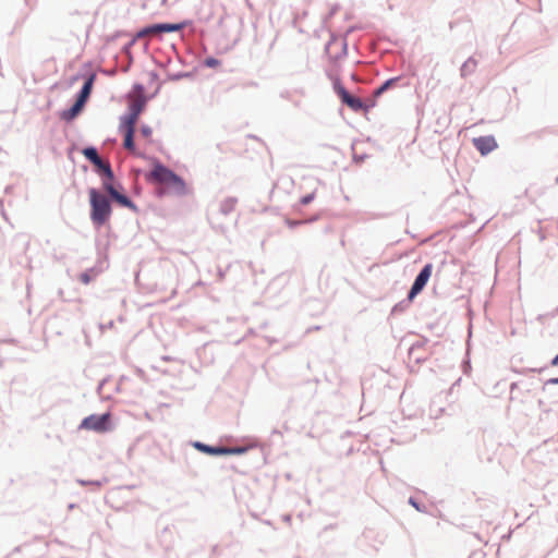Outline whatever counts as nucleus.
<instances>
[{"label":"nucleus","instance_id":"20e7f679","mask_svg":"<svg viewBox=\"0 0 558 558\" xmlns=\"http://www.w3.org/2000/svg\"><path fill=\"white\" fill-rule=\"evenodd\" d=\"M140 116L141 114H138V113L129 111L128 114L121 117V119H120L119 129L124 134L123 146L129 151L135 150L133 137H134V132H135V125L138 121Z\"/></svg>","mask_w":558,"mask_h":558},{"label":"nucleus","instance_id":"f3484780","mask_svg":"<svg viewBox=\"0 0 558 558\" xmlns=\"http://www.w3.org/2000/svg\"><path fill=\"white\" fill-rule=\"evenodd\" d=\"M140 133L146 140H150L151 135H153V130L148 125H142L141 129H140Z\"/></svg>","mask_w":558,"mask_h":558},{"label":"nucleus","instance_id":"f03ea898","mask_svg":"<svg viewBox=\"0 0 558 558\" xmlns=\"http://www.w3.org/2000/svg\"><path fill=\"white\" fill-rule=\"evenodd\" d=\"M89 203H90V219L97 226L105 225L111 216L110 202L96 189L88 191Z\"/></svg>","mask_w":558,"mask_h":558},{"label":"nucleus","instance_id":"4be33fe9","mask_svg":"<svg viewBox=\"0 0 558 558\" xmlns=\"http://www.w3.org/2000/svg\"><path fill=\"white\" fill-rule=\"evenodd\" d=\"M287 223H288V226H289V227H291V228H292V227L296 226L299 222H296V221H291V220H287Z\"/></svg>","mask_w":558,"mask_h":558},{"label":"nucleus","instance_id":"f8f14e48","mask_svg":"<svg viewBox=\"0 0 558 558\" xmlns=\"http://www.w3.org/2000/svg\"><path fill=\"white\" fill-rule=\"evenodd\" d=\"M166 189L173 194L177 195H184L187 193V187L185 182L179 177L174 175L173 180L169 182V184L166 186Z\"/></svg>","mask_w":558,"mask_h":558},{"label":"nucleus","instance_id":"b1692460","mask_svg":"<svg viewBox=\"0 0 558 558\" xmlns=\"http://www.w3.org/2000/svg\"><path fill=\"white\" fill-rule=\"evenodd\" d=\"M82 280H83V282H85V283H87V282L89 281V279H88L87 275H83V276H82Z\"/></svg>","mask_w":558,"mask_h":558},{"label":"nucleus","instance_id":"a211bd4d","mask_svg":"<svg viewBox=\"0 0 558 558\" xmlns=\"http://www.w3.org/2000/svg\"><path fill=\"white\" fill-rule=\"evenodd\" d=\"M204 64L208 68H218L221 62L216 58L209 57L205 59Z\"/></svg>","mask_w":558,"mask_h":558},{"label":"nucleus","instance_id":"39448f33","mask_svg":"<svg viewBox=\"0 0 558 558\" xmlns=\"http://www.w3.org/2000/svg\"><path fill=\"white\" fill-rule=\"evenodd\" d=\"M80 428L105 433L110 429V413L89 415L82 421Z\"/></svg>","mask_w":558,"mask_h":558},{"label":"nucleus","instance_id":"6ab92c4d","mask_svg":"<svg viewBox=\"0 0 558 558\" xmlns=\"http://www.w3.org/2000/svg\"><path fill=\"white\" fill-rule=\"evenodd\" d=\"M314 197H315L314 193L305 195V196H303L301 198V204L302 205H307V204H310L314 199Z\"/></svg>","mask_w":558,"mask_h":558},{"label":"nucleus","instance_id":"1a4fd4ad","mask_svg":"<svg viewBox=\"0 0 558 558\" xmlns=\"http://www.w3.org/2000/svg\"><path fill=\"white\" fill-rule=\"evenodd\" d=\"M145 90L142 85H135L133 93L130 95L129 111L141 114L146 106Z\"/></svg>","mask_w":558,"mask_h":558},{"label":"nucleus","instance_id":"423d86ee","mask_svg":"<svg viewBox=\"0 0 558 558\" xmlns=\"http://www.w3.org/2000/svg\"><path fill=\"white\" fill-rule=\"evenodd\" d=\"M175 173L162 166L161 163H156L154 169L145 175L146 180L151 183H158L167 186L171 180H173Z\"/></svg>","mask_w":558,"mask_h":558},{"label":"nucleus","instance_id":"ddd939ff","mask_svg":"<svg viewBox=\"0 0 558 558\" xmlns=\"http://www.w3.org/2000/svg\"><path fill=\"white\" fill-rule=\"evenodd\" d=\"M195 447L205 452V453H208V454H231V451L232 450H229L228 448L226 447H210L208 445H205V444H201V442H196L195 444Z\"/></svg>","mask_w":558,"mask_h":558},{"label":"nucleus","instance_id":"a878e982","mask_svg":"<svg viewBox=\"0 0 558 558\" xmlns=\"http://www.w3.org/2000/svg\"><path fill=\"white\" fill-rule=\"evenodd\" d=\"M410 502L412 504V506H414L415 508H417V506L415 505V502L411 499Z\"/></svg>","mask_w":558,"mask_h":558},{"label":"nucleus","instance_id":"0eeeda50","mask_svg":"<svg viewBox=\"0 0 558 558\" xmlns=\"http://www.w3.org/2000/svg\"><path fill=\"white\" fill-rule=\"evenodd\" d=\"M175 173L162 166L161 163H156L154 169L145 175L146 180L151 183H158L167 186L171 180H173Z\"/></svg>","mask_w":558,"mask_h":558},{"label":"nucleus","instance_id":"5701e85b","mask_svg":"<svg viewBox=\"0 0 558 558\" xmlns=\"http://www.w3.org/2000/svg\"><path fill=\"white\" fill-rule=\"evenodd\" d=\"M553 366H558V354L555 356V359L551 361Z\"/></svg>","mask_w":558,"mask_h":558},{"label":"nucleus","instance_id":"dca6fc26","mask_svg":"<svg viewBox=\"0 0 558 558\" xmlns=\"http://www.w3.org/2000/svg\"><path fill=\"white\" fill-rule=\"evenodd\" d=\"M83 155L94 165L100 163V157L95 148L88 147L83 150Z\"/></svg>","mask_w":558,"mask_h":558},{"label":"nucleus","instance_id":"4468645a","mask_svg":"<svg viewBox=\"0 0 558 558\" xmlns=\"http://www.w3.org/2000/svg\"><path fill=\"white\" fill-rule=\"evenodd\" d=\"M93 81H94V77L90 76L83 85L81 92H80V95L77 97L76 100H78L80 102H83L85 104L87 98L89 97L90 95V92H92V86H93Z\"/></svg>","mask_w":558,"mask_h":558},{"label":"nucleus","instance_id":"393cba45","mask_svg":"<svg viewBox=\"0 0 558 558\" xmlns=\"http://www.w3.org/2000/svg\"><path fill=\"white\" fill-rule=\"evenodd\" d=\"M550 383H553V384H558V378H553V379H550Z\"/></svg>","mask_w":558,"mask_h":558},{"label":"nucleus","instance_id":"aec40b11","mask_svg":"<svg viewBox=\"0 0 558 558\" xmlns=\"http://www.w3.org/2000/svg\"><path fill=\"white\" fill-rule=\"evenodd\" d=\"M149 35H151V34H150V32H148V27H145V28L141 29V31L136 34L135 39L143 38V37H145V36H149Z\"/></svg>","mask_w":558,"mask_h":558},{"label":"nucleus","instance_id":"9d476101","mask_svg":"<svg viewBox=\"0 0 558 558\" xmlns=\"http://www.w3.org/2000/svg\"><path fill=\"white\" fill-rule=\"evenodd\" d=\"M473 145L482 155H487L497 147L494 136H481L473 138Z\"/></svg>","mask_w":558,"mask_h":558},{"label":"nucleus","instance_id":"7ed1b4c3","mask_svg":"<svg viewBox=\"0 0 558 558\" xmlns=\"http://www.w3.org/2000/svg\"><path fill=\"white\" fill-rule=\"evenodd\" d=\"M95 166L97 167L98 171L106 177V180L102 182V186L106 192H108V194L121 206L134 208V204L131 202V199L128 196L119 193L112 185L111 181L113 179V172L110 165L100 158V163Z\"/></svg>","mask_w":558,"mask_h":558},{"label":"nucleus","instance_id":"412c9836","mask_svg":"<svg viewBox=\"0 0 558 558\" xmlns=\"http://www.w3.org/2000/svg\"><path fill=\"white\" fill-rule=\"evenodd\" d=\"M229 450H232L231 453H242L245 451L244 448H228Z\"/></svg>","mask_w":558,"mask_h":558},{"label":"nucleus","instance_id":"2eb2a0df","mask_svg":"<svg viewBox=\"0 0 558 558\" xmlns=\"http://www.w3.org/2000/svg\"><path fill=\"white\" fill-rule=\"evenodd\" d=\"M84 104L78 100L72 106V108L65 112H63L62 117L65 120H71L76 117V114L82 110Z\"/></svg>","mask_w":558,"mask_h":558},{"label":"nucleus","instance_id":"9b49d317","mask_svg":"<svg viewBox=\"0 0 558 558\" xmlns=\"http://www.w3.org/2000/svg\"><path fill=\"white\" fill-rule=\"evenodd\" d=\"M183 27H184V24L163 23V24H155V25L148 26V32H150L151 35H157V34H161V33L179 32Z\"/></svg>","mask_w":558,"mask_h":558},{"label":"nucleus","instance_id":"6e6552de","mask_svg":"<svg viewBox=\"0 0 558 558\" xmlns=\"http://www.w3.org/2000/svg\"><path fill=\"white\" fill-rule=\"evenodd\" d=\"M433 272V265L426 264L423 269L420 271L417 277L414 280V283L409 292L408 299L409 301H413L414 298L423 291L426 283L428 282Z\"/></svg>","mask_w":558,"mask_h":558},{"label":"nucleus","instance_id":"f257e3e1","mask_svg":"<svg viewBox=\"0 0 558 558\" xmlns=\"http://www.w3.org/2000/svg\"><path fill=\"white\" fill-rule=\"evenodd\" d=\"M398 77L387 80L383 85L376 88L373 96L365 101L361 98L351 95L340 83L335 84V90L341 101L347 105L354 112L367 113L372 108L376 106L377 98L383 95L388 88L393 86Z\"/></svg>","mask_w":558,"mask_h":558}]
</instances>
